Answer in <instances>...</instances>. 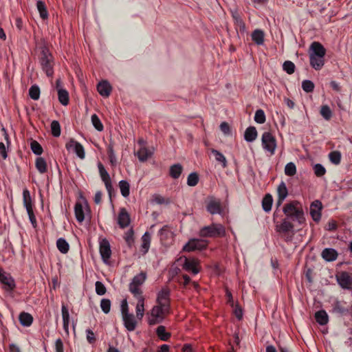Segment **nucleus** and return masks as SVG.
Segmentation results:
<instances>
[{"mask_svg": "<svg viewBox=\"0 0 352 352\" xmlns=\"http://www.w3.org/2000/svg\"><path fill=\"white\" fill-rule=\"evenodd\" d=\"M56 247L62 254L67 253L69 249V243L63 238H59L56 241Z\"/></svg>", "mask_w": 352, "mask_h": 352, "instance_id": "e433bc0d", "label": "nucleus"}, {"mask_svg": "<svg viewBox=\"0 0 352 352\" xmlns=\"http://www.w3.org/2000/svg\"><path fill=\"white\" fill-rule=\"evenodd\" d=\"M275 230L286 242L291 241L294 234V226L285 218L280 223L276 222Z\"/></svg>", "mask_w": 352, "mask_h": 352, "instance_id": "7ed1b4c3", "label": "nucleus"}, {"mask_svg": "<svg viewBox=\"0 0 352 352\" xmlns=\"http://www.w3.org/2000/svg\"><path fill=\"white\" fill-rule=\"evenodd\" d=\"M19 318L20 323L23 327H29L33 322V317L32 315L26 312L21 313Z\"/></svg>", "mask_w": 352, "mask_h": 352, "instance_id": "2f4dec72", "label": "nucleus"}, {"mask_svg": "<svg viewBox=\"0 0 352 352\" xmlns=\"http://www.w3.org/2000/svg\"><path fill=\"white\" fill-rule=\"evenodd\" d=\"M283 211L286 216V219L289 220L297 221L299 224H302L305 221L302 205L297 201L286 204L283 207Z\"/></svg>", "mask_w": 352, "mask_h": 352, "instance_id": "f257e3e1", "label": "nucleus"}, {"mask_svg": "<svg viewBox=\"0 0 352 352\" xmlns=\"http://www.w3.org/2000/svg\"><path fill=\"white\" fill-rule=\"evenodd\" d=\"M156 333L159 338L163 341H167L170 337V333L166 331L164 326H159L156 329Z\"/></svg>", "mask_w": 352, "mask_h": 352, "instance_id": "a19ab883", "label": "nucleus"}, {"mask_svg": "<svg viewBox=\"0 0 352 352\" xmlns=\"http://www.w3.org/2000/svg\"><path fill=\"white\" fill-rule=\"evenodd\" d=\"M302 88L305 92L310 93L314 89V84L311 80H305L302 82Z\"/></svg>", "mask_w": 352, "mask_h": 352, "instance_id": "4d7b16f0", "label": "nucleus"}, {"mask_svg": "<svg viewBox=\"0 0 352 352\" xmlns=\"http://www.w3.org/2000/svg\"><path fill=\"white\" fill-rule=\"evenodd\" d=\"M310 65L316 70H320L324 65V57L309 55Z\"/></svg>", "mask_w": 352, "mask_h": 352, "instance_id": "393cba45", "label": "nucleus"}, {"mask_svg": "<svg viewBox=\"0 0 352 352\" xmlns=\"http://www.w3.org/2000/svg\"><path fill=\"white\" fill-rule=\"evenodd\" d=\"M183 268L188 272H191L193 274H197L200 271L199 261L195 258H186Z\"/></svg>", "mask_w": 352, "mask_h": 352, "instance_id": "dca6fc26", "label": "nucleus"}, {"mask_svg": "<svg viewBox=\"0 0 352 352\" xmlns=\"http://www.w3.org/2000/svg\"><path fill=\"white\" fill-rule=\"evenodd\" d=\"M296 173V167L294 163H287L285 167V174L287 176H294Z\"/></svg>", "mask_w": 352, "mask_h": 352, "instance_id": "8fccbe9b", "label": "nucleus"}, {"mask_svg": "<svg viewBox=\"0 0 352 352\" xmlns=\"http://www.w3.org/2000/svg\"><path fill=\"white\" fill-rule=\"evenodd\" d=\"M74 212L77 221L80 223L82 222L85 219V213L82 204L80 202L76 203Z\"/></svg>", "mask_w": 352, "mask_h": 352, "instance_id": "c756f323", "label": "nucleus"}, {"mask_svg": "<svg viewBox=\"0 0 352 352\" xmlns=\"http://www.w3.org/2000/svg\"><path fill=\"white\" fill-rule=\"evenodd\" d=\"M117 222L121 228H125L130 224V217L125 208L120 209Z\"/></svg>", "mask_w": 352, "mask_h": 352, "instance_id": "a211bd4d", "label": "nucleus"}, {"mask_svg": "<svg viewBox=\"0 0 352 352\" xmlns=\"http://www.w3.org/2000/svg\"><path fill=\"white\" fill-rule=\"evenodd\" d=\"M142 248L144 250V253L147 252L151 243V235L148 232H145L142 237Z\"/></svg>", "mask_w": 352, "mask_h": 352, "instance_id": "37998d69", "label": "nucleus"}, {"mask_svg": "<svg viewBox=\"0 0 352 352\" xmlns=\"http://www.w3.org/2000/svg\"><path fill=\"white\" fill-rule=\"evenodd\" d=\"M91 122L95 129L98 131H102L103 130V125L96 114L91 116Z\"/></svg>", "mask_w": 352, "mask_h": 352, "instance_id": "864d4df0", "label": "nucleus"}, {"mask_svg": "<svg viewBox=\"0 0 352 352\" xmlns=\"http://www.w3.org/2000/svg\"><path fill=\"white\" fill-rule=\"evenodd\" d=\"M95 286H96V292L98 295L102 296L106 293V292H107L106 287L102 282L96 281Z\"/></svg>", "mask_w": 352, "mask_h": 352, "instance_id": "680f3d73", "label": "nucleus"}, {"mask_svg": "<svg viewBox=\"0 0 352 352\" xmlns=\"http://www.w3.org/2000/svg\"><path fill=\"white\" fill-rule=\"evenodd\" d=\"M138 300L135 307L136 318L141 320L144 315V297L142 295L134 296Z\"/></svg>", "mask_w": 352, "mask_h": 352, "instance_id": "aec40b11", "label": "nucleus"}, {"mask_svg": "<svg viewBox=\"0 0 352 352\" xmlns=\"http://www.w3.org/2000/svg\"><path fill=\"white\" fill-rule=\"evenodd\" d=\"M232 17L236 26L239 28L241 31L244 32L245 30V25L239 14L236 12H232Z\"/></svg>", "mask_w": 352, "mask_h": 352, "instance_id": "c03bdc74", "label": "nucleus"}, {"mask_svg": "<svg viewBox=\"0 0 352 352\" xmlns=\"http://www.w3.org/2000/svg\"><path fill=\"white\" fill-rule=\"evenodd\" d=\"M65 147L68 151H72L73 152H74L76 154V155L81 160H83L85 158V150L82 145L80 143L76 142L73 139H71L69 142H67Z\"/></svg>", "mask_w": 352, "mask_h": 352, "instance_id": "f8f14e48", "label": "nucleus"}, {"mask_svg": "<svg viewBox=\"0 0 352 352\" xmlns=\"http://www.w3.org/2000/svg\"><path fill=\"white\" fill-rule=\"evenodd\" d=\"M160 240L166 243L173 238V233L167 226H164L159 232Z\"/></svg>", "mask_w": 352, "mask_h": 352, "instance_id": "bb28decb", "label": "nucleus"}, {"mask_svg": "<svg viewBox=\"0 0 352 352\" xmlns=\"http://www.w3.org/2000/svg\"><path fill=\"white\" fill-rule=\"evenodd\" d=\"M322 203L316 200L310 206V214L314 221L318 222L321 219Z\"/></svg>", "mask_w": 352, "mask_h": 352, "instance_id": "f3484780", "label": "nucleus"}, {"mask_svg": "<svg viewBox=\"0 0 352 352\" xmlns=\"http://www.w3.org/2000/svg\"><path fill=\"white\" fill-rule=\"evenodd\" d=\"M58 100L61 104L66 106L69 103V94L66 89H60L58 91Z\"/></svg>", "mask_w": 352, "mask_h": 352, "instance_id": "ea45409f", "label": "nucleus"}, {"mask_svg": "<svg viewBox=\"0 0 352 352\" xmlns=\"http://www.w3.org/2000/svg\"><path fill=\"white\" fill-rule=\"evenodd\" d=\"M183 170V167L180 164H173L170 167L169 174L173 179H178Z\"/></svg>", "mask_w": 352, "mask_h": 352, "instance_id": "473e14b6", "label": "nucleus"}, {"mask_svg": "<svg viewBox=\"0 0 352 352\" xmlns=\"http://www.w3.org/2000/svg\"><path fill=\"white\" fill-rule=\"evenodd\" d=\"M263 148L269 152L270 155H274L276 148V140L274 136L270 132L265 131L263 133L261 138Z\"/></svg>", "mask_w": 352, "mask_h": 352, "instance_id": "6e6552de", "label": "nucleus"}, {"mask_svg": "<svg viewBox=\"0 0 352 352\" xmlns=\"http://www.w3.org/2000/svg\"><path fill=\"white\" fill-rule=\"evenodd\" d=\"M40 63L43 71L48 77H52L54 74V60L52 54L47 49H43L41 52Z\"/></svg>", "mask_w": 352, "mask_h": 352, "instance_id": "0eeeda50", "label": "nucleus"}, {"mask_svg": "<svg viewBox=\"0 0 352 352\" xmlns=\"http://www.w3.org/2000/svg\"><path fill=\"white\" fill-rule=\"evenodd\" d=\"M206 211L212 214H219L223 216L226 213L225 207L221 201L214 196H208L205 201Z\"/></svg>", "mask_w": 352, "mask_h": 352, "instance_id": "20e7f679", "label": "nucleus"}, {"mask_svg": "<svg viewBox=\"0 0 352 352\" xmlns=\"http://www.w3.org/2000/svg\"><path fill=\"white\" fill-rule=\"evenodd\" d=\"M272 196L270 194L265 195L262 200V207L263 210L267 212H270L272 209Z\"/></svg>", "mask_w": 352, "mask_h": 352, "instance_id": "c9c22d12", "label": "nucleus"}, {"mask_svg": "<svg viewBox=\"0 0 352 352\" xmlns=\"http://www.w3.org/2000/svg\"><path fill=\"white\" fill-rule=\"evenodd\" d=\"M51 131L54 137H59L60 135V126L58 121L53 120L51 123Z\"/></svg>", "mask_w": 352, "mask_h": 352, "instance_id": "09e8293b", "label": "nucleus"}, {"mask_svg": "<svg viewBox=\"0 0 352 352\" xmlns=\"http://www.w3.org/2000/svg\"><path fill=\"white\" fill-rule=\"evenodd\" d=\"M121 314L125 328L129 331L135 330L137 321L134 315L129 312V307L126 299L121 302Z\"/></svg>", "mask_w": 352, "mask_h": 352, "instance_id": "39448f33", "label": "nucleus"}, {"mask_svg": "<svg viewBox=\"0 0 352 352\" xmlns=\"http://www.w3.org/2000/svg\"><path fill=\"white\" fill-rule=\"evenodd\" d=\"M111 85L107 80L100 82L97 85L98 93L103 97H109L111 94Z\"/></svg>", "mask_w": 352, "mask_h": 352, "instance_id": "4be33fe9", "label": "nucleus"}, {"mask_svg": "<svg viewBox=\"0 0 352 352\" xmlns=\"http://www.w3.org/2000/svg\"><path fill=\"white\" fill-rule=\"evenodd\" d=\"M100 254L104 263H108L111 256V250L110 243L106 239H102L100 241Z\"/></svg>", "mask_w": 352, "mask_h": 352, "instance_id": "ddd939ff", "label": "nucleus"}, {"mask_svg": "<svg viewBox=\"0 0 352 352\" xmlns=\"http://www.w3.org/2000/svg\"><path fill=\"white\" fill-rule=\"evenodd\" d=\"M310 54L311 56H322L324 57L326 50L323 47L322 44L318 42H314L311 43L310 47Z\"/></svg>", "mask_w": 352, "mask_h": 352, "instance_id": "412c9836", "label": "nucleus"}, {"mask_svg": "<svg viewBox=\"0 0 352 352\" xmlns=\"http://www.w3.org/2000/svg\"><path fill=\"white\" fill-rule=\"evenodd\" d=\"M210 152L213 154L215 160L220 163L223 168L227 167L228 163L226 158L221 152L214 148H211Z\"/></svg>", "mask_w": 352, "mask_h": 352, "instance_id": "7c9ffc66", "label": "nucleus"}, {"mask_svg": "<svg viewBox=\"0 0 352 352\" xmlns=\"http://www.w3.org/2000/svg\"><path fill=\"white\" fill-rule=\"evenodd\" d=\"M62 317L63 321V329L67 334H69V313L67 307L63 304L61 307Z\"/></svg>", "mask_w": 352, "mask_h": 352, "instance_id": "a878e982", "label": "nucleus"}, {"mask_svg": "<svg viewBox=\"0 0 352 352\" xmlns=\"http://www.w3.org/2000/svg\"><path fill=\"white\" fill-rule=\"evenodd\" d=\"M266 120L265 115L262 109H258L255 112L254 121L258 124H263Z\"/></svg>", "mask_w": 352, "mask_h": 352, "instance_id": "603ef678", "label": "nucleus"}, {"mask_svg": "<svg viewBox=\"0 0 352 352\" xmlns=\"http://www.w3.org/2000/svg\"><path fill=\"white\" fill-rule=\"evenodd\" d=\"M23 204L27 210L30 221L34 228L37 226L36 219L33 212L32 203L30 192L28 190H24L23 192Z\"/></svg>", "mask_w": 352, "mask_h": 352, "instance_id": "9d476101", "label": "nucleus"}, {"mask_svg": "<svg viewBox=\"0 0 352 352\" xmlns=\"http://www.w3.org/2000/svg\"><path fill=\"white\" fill-rule=\"evenodd\" d=\"M98 166V169H99V172H100V177H101L102 182H104L105 181L111 179L109 173L105 170L103 165L101 163H99Z\"/></svg>", "mask_w": 352, "mask_h": 352, "instance_id": "13d9d810", "label": "nucleus"}, {"mask_svg": "<svg viewBox=\"0 0 352 352\" xmlns=\"http://www.w3.org/2000/svg\"><path fill=\"white\" fill-rule=\"evenodd\" d=\"M199 176L196 173H191L187 179V184L189 186H195L198 184Z\"/></svg>", "mask_w": 352, "mask_h": 352, "instance_id": "6e6d98bb", "label": "nucleus"}, {"mask_svg": "<svg viewBox=\"0 0 352 352\" xmlns=\"http://www.w3.org/2000/svg\"><path fill=\"white\" fill-rule=\"evenodd\" d=\"M220 129L224 134H229L230 132L229 124L226 122L220 124Z\"/></svg>", "mask_w": 352, "mask_h": 352, "instance_id": "774afa93", "label": "nucleus"}, {"mask_svg": "<svg viewBox=\"0 0 352 352\" xmlns=\"http://www.w3.org/2000/svg\"><path fill=\"white\" fill-rule=\"evenodd\" d=\"M208 241L201 239H191L183 247L184 252H192L195 250H202L206 248Z\"/></svg>", "mask_w": 352, "mask_h": 352, "instance_id": "9b49d317", "label": "nucleus"}, {"mask_svg": "<svg viewBox=\"0 0 352 352\" xmlns=\"http://www.w3.org/2000/svg\"><path fill=\"white\" fill-rule=\"evenodd\" d=\"M29 96L34 100H38L40 97V89L38 86L36 85L31 86L29 89Z\"/></svg>", "mask_w": 352, "mask_h": 352, "instance_id": "a18cd8bd", "label": "nucleus"}, {"mask_svg": "<svg viewBox=\"0 0 352 352\" xmlns=\"http://www.w3.org/2000/svg\"><path fill=\"white\" fill-rule=\"evenodd\" d=\"M277 206H280L288 195L287 188L285 182H282L278 186Z\"/></svg>", "mask_w": 352, "mask_h": 352, "instance_id": "5701e85b", "label": "nucleus"}, {"mask_svg": "<svg viewBox=\"0 0 352 352\" xmlns=\"http://www.w3.org/2000/svg\"><path fill=\"white\" fill-rule=\"evenodd\" d=\"M31 149L34 154L38 155H41L43 153L42 146L38 142L35 140H33L31 142Z\"/></svg>", "mask_w": 352, "mask_h": 352, "instance_id": "bf43d9fd", "label": "nucleus"}, {"mask_svg": "<svg viewBox=\"0 0 352 352\" xmlns=\"http://www.w3.org/2000/svg\"><path fill=\"white\" fill-rule=\"evenodd\" d=\"M314 170L315 175L317 177H322L326 173V170H325L324 167L320 164H316L314 166Z\"/></svg>", "mask_w": 352, "mask_h": 352, "instance_id": "e2e57ef3", "label": "nucleus"}, {"mask_svg": "<svg viewBox=\"0 0 352 352\" xmlns=\"http://www.w3.org/2000/svg\"><path fill=\"white\" fill-rule=\"evenodd\" d=\"M133 234L134 232L133 229H129L124 234V239L129 246H131L133 243Z\"/></svg>", "mask_w": 352, "mask_h": 352, "instance_id": "0e129e2a", "label": "nucleus"}, {"mask_svg": "<svg viewBox=\"0 0 352 352\" xmlns=\"http://www.w3.org/2000/svg\"><path fill=\"white\" fill-rule=\"evenodd\" d=\"M329 158L331 163L338 165L341 161V153L340 151H332L329 154Z\"/></svg>", "mask_w": 352, "mask_h": 352, "instance_id": "de8ad7c7", "label": "nucleus"}, {"mask_svg": "<svg viewBox=\"0 0 352 352\" xmlns=\"http://www.w3.org/2000/svg\"><path fill=\"white\" fill-rule=\"evenodd\" d=\"M337 280L338 284L344 289H349L352 285V278L346 272H342L338 275Z\"/></svg>", "mask_w": 352, "mask_h": 352, "instance_id": "6ab92c4d", "label": "nucleus"}, {"mask_svg": "<svg viewBox=\"0 0 352 352\" xmlns=\"http://www.w3.org/2000/svg\"><path fill=\"white\" fill-rule=\"evenodd\" d=\"M169 307H165L159 304L154 306L151 310V317L148 320L149 325H154L162 322L165 316L169 313Z\"/></svg>", "mask_w": 352, "mask_h": 352, "instance_id": "423d86ee", "label": "nucleus"}, {"mask_svg": "<svg viewBox=\"0 0 352 352\" xmlns=\"http://www.w3.org/2000/svg\"><path fill=\"white\" fill-rule=\"evenodd\" d=\"M338 255L337 251L333 248H325L321 254L322 258L328 262L336 260Z\"/></svg>", "mask_w": 352, "mask_h": 352, "instance_id": "b1692460", "label": "nucleus"}, {"mask_svg": "<svg viewBox=\"0 0 352 352\" xmlns=\"http://www.w3.org/2000/svg\"><path fill=\"white\" fill-rule=\"evenodd\" d=\"M111 300L107 298H102L100 301V307L104 314H109L111 309Z\"/></svg>", "mask_w": 352, "mask_h": 352, "instance_id": "5fc2aeb1", "label": "nucleus"}, {"mask_svg": "<svg viewBox=\"0 0 352 352\" xmlns=\"http://www.w3.org/2000/svg\"><path fill=\"white\" fill-rule=\"evenodd\" d=\"M119 188L120 190L121 195L127 197L130 194V185L129 182L126 180H121L119 182Z\"/></svg>", "mask_w": 352, "mask_h": 352, "instance_id": "58836bf2", "label": "nucleus"}, {"mask_svg": "<svg viewBox=\"0 0 352 352\" xmlns=\"http://www.w3.org/2000/svg\"><path fill=\"white\" fill-rule=\"evenodd\" d=\"M146 278V274L145 272H141L133 277L129 284V291L133 296L142 295V292L140 287L144 283Z\"/></svg>", "mask_w": 352, "mask_h": 352, "instance_id": "1a4fd4ad", "label": "nucleus"}, {"mask_svg": "<svg viewBox=\"0 0 352 352\" xmlns=\"http://www.w3.org/2000/svg\"><path fill=\"white\" fill-rule=\"evenodd\" d=\"M295 65L290 60H286L283 63V69L288 74H292L295 72Z\"/></svg>", "mask_w": 352, "mask_h": 352, "instance_id": "3c124183", "label": "nucleus"}, {"mask_svg": "<svg viewBox=\"0 0 352 352\" xmlns=\"http://www.w3.org/2000/svg\"><path fill=\"white\" fill-rule=\"evenodd\" d=\"M107 154L111 164L115 165L116 163V157L111 144H109L107 147Z\"/></svg>", "mask_w": 352, "mask_h": 352, "instance_id": "052dcab7", "label": "nucleus"}, {"mask_svg": "<svg viewBox=\"0 0 352 352\" xmlns=\"http://www.w3.org/2000/svg\"><path fill=\"white\" fill-rule=\"evenodd\" d=\"M153 154V152L146 148L144 146H142L136 153V155L140 162L146 161Z\"/></svg>", "mask_w": 352, "mask_h": 352, "instance_id": "c85d7f7f", "label": "nucleus"}, {"mask_svg": "<svg viewBox=\"0 0 352 352\" xmlns=\"http://www.w3.org/2000/svg\"><path fill=\"white\" fill-rule=\"evenodd\" d=\"M56 352H64L63 343L61 339L58 338L55 342Z\"/></svg>", "mask_w": 352, "mask_h": 352, "instance_id": "338daca9", "label": "nucleus"}, {"mask_svg": "<svg viewBox=\"0 0 352 352\" xmlns=\"http://www.w3.org/2000/svg\"><path fill=\"white\" fill-rule=\"evenodd\" d=\"M315 318L318 323L324 325L328 322V315L324 310H320L315 314Z\"/></svg>", "mask_w": 352, "mask_h": 352, "instance_id": "72a5a7b5", "label": "nucleus"}, {"mask_svg": "<svg viewBox=\"0 0 352 352\" xmlns=\"http://www.w3.org/2000/svg\"><path fill=\"white\" fill-rule=\"evenodd\" d=\"M258 135L257 131L254 126L248 127L244 133V139L248 142L254 141Z\"/></svg>", "mask_w": 352, "mask_h": 352, "instance_id": "cd10ccee", "label": "nucleus"}, {"mask_svg": "<svg viewBox=\"0 0 352 352\" xmlns=\"http://www.w3.org/2000/svg\"><path fill=\"white\" fill-rule=\"evenodd\" d=\"M35 166L40 173L43 174L47 172V163L43 157H37L36 160Z\"/></svg>", "mask_w": 352, "mask_h": 352, "instance_id": "4c0bfd02", "label": "nucleus"}, {"mask_svg": "<svg viewBox=\"0 0 352 352\" xmlns=\"http://www.w3.org/2000/svg\"><path fill=\"white\" fill-rule=\"evenodd\" d=\"M226 233V228L222 224L212 223L201 228L199 230V235L201 238H217L224 236Z\"/></svg>", "mask_w": 352, "mask_h": 352, "instance_id": "f03ea898", "label": "nucleus"}, {"mask_svg": "<svg viewBox=\"0 0 352 352\" xmlns=\"http://www.w3.org/2000/svg\"><path fill=\"white\" fill-rule=\"evenodd\" d=\"M320 115L326 120H329L332 117V111L328 105H323L320 108Z\"/></svg>", "mask_w": 352, "mask_h": 352, "instance_id": "49530a36", "label": "nucleus"}, {"mask_svg": "<svg viewBox=\"0 0 352 352\" xmlns=\"http://www.w3.org/2000/svg\"><path fill=\"white\" fill-rule=\"evenodd\" d=\"M157 303L163 307L170 308V289L167 287L162 288L157 294Z\"/></svg>", "mask_w": 352, "mask_h": 352, "instance_id": "2eb2a0df", "label": "nucleus"}, {"mask_svg": "<svg viewBox=\"0 0 352 352\" xmlns=\"http://www.w3.org/2000/svg\"><path fill=\"white\" fill-rule=\"evenodd\" d=\"M87 340L89 343L92 344L96 341L94 333L91 329L86 330Z\"/></svg>", "mask_w": 352, "mask_h": 352, "instance_id": "69168bd1", "label": "nucleus"}, {"mask_svg": "<svg viewBox=\"0 0 352 352\" xmlns=\"http://www.w3.org/2000/svg\"><path fill=\"white\" fill-rule=\"evenodd\" d=\"M252 39L257 45H262L264 42V32L261 30H255L252 33Z\"/></svg>", "mask_w": 352, "mask_h": 352, "instance_id": "f704fd0d", "label": "nucleus"}, {"mask_svg": "<svg viewBox=\"0 0 352 352\" xmlns=\"http://www.w3.org/2000/svg\"><path fill=\"white\" fill-rule=\"evenodd\" d=\"M37 9L39 12L40 16L43 19H46L48 17V12L46 9V6L42 1H38L36 3Z\"/></svg>", "mask_w": 352, "mask_h": 352, "instance_id": "79ce46f5", "label": "nucleus"}, {"mask_svg": "<svg viewBox=\"0 0 352 352\" xmlns=\"http://www.w3.org/2000/svg\"><path fill=\"white\" fill-rule=\"evenodd\" d=\"M0 282L4 285V288L6 290H13L15 287V283L14 279L10 274H7L0 267Z\"/></svg>", "mask_w": 352, "mask_h": 352, "instance_id": "4468645a", "label": "nucleus"}]
</instances>
